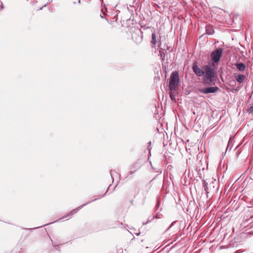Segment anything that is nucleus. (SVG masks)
<instances>
[{"mask_svg": "<svg viewBox=\"0 0 253 253\" xmlns=\"http://www.w3.org/2000/svg\"><path fill=\"white\" fill-rule=\"evenodd\" d=\"M204 70H205L204 83L206 84H212L214 83L215 76L213 69L207 65L204 66Z\"/></svg>", "mask_w": 253, "mask_h": 253, "instance_id": "f257e3e1", "label": "nucleus"}, {"mask_svg": "<svg viewBox=\"0 0 253 253\" xmlns=\"http://www.w3.org/2000/svg\"><path fill=\"white\" fill-rule=\"evenodd\" d=\"M180 83L178 72L174 71L171 73L169 77V90H178Z\"/></svg>", "mask_w": 253, "mask_h": 253, "instance_id": "f03ea898", "label": "nucleus"}, {"mask_svg": "<svg viewBox=\"0 0 253 253\" xmlns=\"http://www.w3.org/2000/svg\"><path fill=\"white\" fill-rule=\"evenodd\" d=\"M222 52L223 50L221 48H218L213 50L211 54V57L212 61L214 63L218 62L222 55Z\"/></svg>", "mask_w": 253, "mask_h": 253, "instance_id": "7ed1b4c3", "label": "nucleus"}, {"mask_svg": "<svg viewBox=\"0 0 253 253\" xmlns=\"http://www.w3.org/2000/svg\"><path fill=\"white\" fill-rule=\"evenodd\" d=\"M192 68L195 74L198 77L203 76L205 74L204 67L202 69H201L198 66L197 64H193Z\"/></svg>", "mask_w": 253, "mask_h": 253, "instance_id": "20e7f679", "label": "nucleus"}, {"mask_svg": "<svg viewBox=\"0 0 253 253\" xmlns=\"http://www.w3.org/2000/svg\"><path fill=\"white\" fill-rule=\"evenodd\" d=\"M219 90V88L218 87H207L202 89L201 92L205 93H214L217 91Z\"/></svg>", "mask_w": 253, "mask_h": 253, "instance_id": "39448f33", "label": "nucleus"}, {"mask_svg": "<svg viewBox=\"0 0 253 253\" xmlns=\"http://www.w3.org/2000/svg\"><path fill=\"white\" fill-rule=\"evenodd\" d=\"M234 75L238 83L242 84L244 82L245 79V76L244 75H241L237 73H234Z\"/></svg>", "mask_w": 253, "mask_h": 253, "instance_id": "423d86ee", "label": "nucleus"}, {"mask_svg": "<svg viewBox=\"0 0 253 253\" xmlns=\"http://www.w3.org/2000/svg\"><path fill=\"white\" fill-rule=\"evenodd\" d=\"M178 90H169V94L172 101H175L176 92Z\"/></svg>", "mask_w": 253, "mask_h": 253, "instance_id": "0eeeda50", "label": "nucleus"}, {"mask_svg": "<svg viewBox=\"0 0 253 253\" xmlns=\"http://www.w3.org/2000/svg\"><path fill=\"white\" fill-rule=\"evenodd\" d=\"M151 43L154 45H155L156 44V43H157V40H156V34L155 33H153L152 35V41H151Z\"/></svg>", "mask_w": 253, "mask_h": 253, "instance_id": "6e6552de", "label": "nucleus"}, {"mask_svg": "<svg viewBox=\"0 0 253 253\" xmlns=\"http://www.w3.org/2000/svg\"><path fill=\"white\" fill-rule=\"evenodd\" d=\"M235 65H236L237 69L241 71H243L246 69L245 64H235Z\"/></svg>", "mask_w": 253, "mask_h": 253, "instance_id": "1a4fd4ad", "label": "nucleus"}, {"mask_svg": "<svg viewBox=\"0 0 253 253\" xmlns=\"http://www.w3.org/2000/svg\"><path fill=\"white\" fill-rule=\"evenodd\" d=\"M206 32H207V34H208L209 35L212 34L213 33V31L212 29V27H211L210 26L207 27Z\"/></svg>", "mask_w": 253, "mask_h": 253, "instance_id": "9d476101", "label": "nucleus"}, {"mask_svg": "<svg viewBox=\"0 0 253 253\" xmlns=\"http://www.w3.org/2000/svg\"><path fill=\"white\" fill-rule=\"evenodd\" d=\"M204 187L205 188V190L206 191L207 193H209V191H208L209 188L208 187L207 183L205 182H204Z\"/></svg>", "mask_w": 253, "mask_h": 253, "instance_id": "9b49d317", "label": "nucleus"}, {"mask_svg": "<svg viewBox=\"0 0 253 253\" xmlns=\"http://www.w3.org/2000/svg\"><path fill=\"white\" fill-rule=\"evenodd\" d=\"M78 210V209L73 210L72 211L70 212V213H69V215H73L74 214H75V213H76L77 212Z\"/></svg>", "mask_w": 253, "mask_h": 253, "instance_id": "f8f14e48", "label": "nucleus"}, {"mask_svg": "<svg viewBox=\"0 0 253 253\" xmlns=\"http://www.w3.org/2000/svg\"><path fill=\"white\" fill-rule=\"evenodd\" d=\"M249 113H253V106L250 107V108L249 109Z\"/></svg>", "mask_w": 253, "mask_h": 253, "instance_id": "ddd939ff", "label": "nucleus"}, {"mask_svg": "<svg viewBox=\"0 0 253 253\" xmlns=\"http://www.w3.org/2000/svg\"><path fill=\"white\" fill-rule=\"evenodd\" d=\"M109 24L113 25V24H114V22L111 21L109 22Z\"/></svg>", "mask_w": 253, "mask_h": 253, "instance_id": "4468645a", "label": "nucleus"}, {"mask_svg": "<svg viewBox=\"0 0 253 253\" xmlns=\"http://www.w3.org/2000/svg\"><path fill=\"white\" fill-rule=\"evenodd\" d=\"M138 38L139 39V42H140L142 41V38L140 37L139 36H138Z\"/></svg>", "mask_w": 253, "mask_h": 253, "instance_id": "2eb2a0df", "label": "nucleus"}, {"mask_svg": "<svg viewBox=\"0 0 253 253\" xmlns=\"http://www.w3.org/2000/svg\"><path fill=\"white\" fill-rule=\"evenodd\" d=\"M83 206H81L80 207H79V208H81L82 207H83Z\"/></svg>", "mask_w": 253, "mask_h": 253, "instance_id": "dca6fc26", "label": "nucleus"}]
</instances>
